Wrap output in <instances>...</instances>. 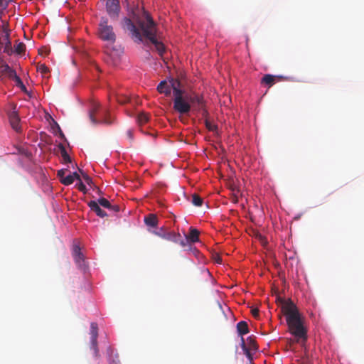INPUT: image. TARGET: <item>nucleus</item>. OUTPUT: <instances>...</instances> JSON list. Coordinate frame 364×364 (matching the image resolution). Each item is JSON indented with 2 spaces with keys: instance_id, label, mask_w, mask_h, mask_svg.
<instances>
[{
  "instance_id": "obj_1",
  "label": "nucleus",
  "mask_w": 364,
  "mask_h": 364,
  "mask_svg": "<svg viewBox=\"0 0 364 364\" xmlns=\"http://www.w3.org/2000/svg\"><path fill=\"white\" fill-rule=\"evenodd\" d=\"M136 23L139 28L132 21L131 19H124L123 27L129 31L132 38H135L139 42L142 41L143 37L150 41L156 47L158 53L162 55L164 52V46L156 38V26L150 15L144 12V18H138Z\"/></svg>"
},
{
  "instance_id": "obj_2",
  "label": "nucleus",
  "mask_w": 364,
  "mask_h": 364,
  "mask_svg": "<svg viewBox=\"0 0 364 364\" xmlns=\"http://www.w3.org/2000/svg\"><path fill=\"white\" fill-rule=\"evenodd\" d=\"M281 312L285 316L289 332L294 336L295 342L303 346L308 338L304 317L291 299L281 300Z\"/></svg>"
},
{
  "instance_id": "obj_3",
  "label": "nucleus",
  "mask_w": 364,
  "mask_h": 364,
  "mask_svg": "<svg viewBox=\"0 0 364 364\" xmlns=\"http://www.w3.org/2000/svg\"><path fill=\"white\" fill-rule=\"evenodd\" d=\"M173 109L180 114H188L191 108L203 109L204 100L202 95L193 92H186L176 86L173 81Z\"/></svg>"
},
{
  "instance_id": "obj_4",
  "label": "nucleus",
  "mask_w": 364,
  "mask_h": 364,
  "mask_svg": "<svg viewBox=\"0 0 364 364\" xmlns=\"http://www.w3.org/2000/svg\"><path fill=\"white\" fill-rule=\"evenodd\" d=\"M98 36L104 41L113 43L116 40V35L112 25L109 24L108 19L102 17L98 27Z\"/></svg>"
},
{
  "instance_id": "obj_5",
  "label": "nucleus",
  "mask_w": 364,
  "mask_h": 364,
  "mask_svg": "<svg viewBox=\"0 0 364 364\" xmlns=\"http://www.w3.org/2000/svg\"><path fill=\"white\" fill-rule=\"evenodd\" d=\"M90 344L91 349L93 350L94 355L99 358V350L97 347V337H98V326L97 323L92 322L90 324Z\"/></svg>"
},
{
  "instance_id": "obj_6",
  "label": "nucleus",
  "mask_w": 364,
  "mask_h": 364,
  "mask_svg": "<svg viewBox=\"0 0 364 364\" xmlns=\"http://www.w3.org/2000/svg\"><path fill=\"white\" fill-rule=\"evenodd\" d=\"M241 348L245 355L249 359H252L250 350H257V345L252 336L248 337L247 338V342H245L243 337H241Z\"/></svg>"
},
{
  "instance_id": "obj_7",
  "label": "nucleus",
  "mask_w": 364,
  "mask_h": 364,
  "mask_svg": "<svg viewBox=\"0 0 364 364\" xmlns=\"http://www.w3.org/2000/svg\"><path fill=\"white\" fill-rule=\"evenodd\" d=\"M106 9L109 17L113 20H117L120 11L119 0H107Z\"/></svg>"
},
{
  "instance_id": "obj_8",
  "label": "nucleus",
  "mask_w": 364,
  "mask_h": 364,
  "mask_svg": "<svg viewBox=\"0 0 364 364\" xmlns=\"http://www.w3.org/2000/svg\"><path fill=\"white\" fill-rule=\"evenodd\" d=\"M173 81L176 82V86L179 87L180 82L178 80L172 79L169 81V83L166 80H163L157 86L158 92L161 94H164L166 96H169L171 93V90H173Z\"/></svg>"
},
{
  "instance_id": "obj_9",
  "label": "nucleus",
  "mask_w": 364,
  "mask_h": 364,
  "mask_svg": "<svg viewBox=\"0 0 364 364\" xmlns=\"http://www.w3.org/2000/svg\"><path fill=\"white\" fill-rule=\"evenodd\" d=\"M99 110H100V105H98L97 103H94L92 105V108L90 109V113H89L90 119L92 122V123L94 124H100V123H105V124H109L111 123V122L108 121L106 119H100V120H97L96 119V114L98 113Z\"/></svg>"
},
{
  "instance_id": "obj_10",
  "label": "nucleus",
  "mask_w": 364,
  "mask_h": 364,
  "mask_svg": "<svg viewBox=\"0 0 364 364\" xmlns=\"http://www.w3.org/2000/svg\"><path fill=\"white\" fill-rule=\"evenodd\" d=\"M73 255L74 259L80 269H85L86 267L85 262L84 259V255L81 252L80 248L77 245H75L73 250Z\"/></svg>"
},
{
  "instance_id": "obj_11",
  "label": "nucleus",
  "mask_w": 364,
  "mask_h": 364,
  "mask_svg": "<svg viewBox=\"0 0 364 364\" xmlns=\"http://www.w3.org/2000/svg\"><path fill=\"white\" fill-rule=\"evenodd\" d=\"M285 79H287V77L282 75H272L270 74H266L262 78L261 82L267 85L269 87H270L274 83Z\"/></svg>"
},
{
  "instance_id": "obj_12",
  "label": "nucleus",
  "mask_w": 364,
  "mask_h": 364,
  "mask_svg": "<svg viewBox=\"0 0 364 364\" xmlns=\"http://www.w3.org/2000/svg\"><path fill=\"white\" fill-rule=\"evenodd\" d=\"M9 122L12 128L16 132H21L20 118L16 111L14 110L9 114Z\"/></svg>"
},
{
  "instance_id": "obj_13",
  "label": "nucleus",
  "mask_w": 364,
  "mask_h": 364,
  "mask_svg": "<svg viewBox=\"0 0 364 364\" xmlns=\"http://www.w3.org/2000/svg\"><path fill=\"white\" fill-rule=\"evenodd\" d=\"M181 237V235L178 232H176L174 231H171L168 229L166 232L160 235V238L164 239L167 241H171L175 243H178V238Z\"/></svg>"
},
{
  "instance_id": "obj_14",
  "label": "nucleus",
  "mask_w": 364,
  "mask_h": 364,
  "mask_svg": "<svg viewBox=\"0 0 364 364\" xmlns=\"http://www.w3.org/2000/svg\"><path fill=\"white\" fill-rule=\"evenodd\" d=\"M144 223L149 228H156L159 223V219L155 214H149L144 217Z\"/></svg>"
},
{
  "instance_id": "obj_15",
  "label": "nucleus",
  "mask_w": 364,
  "mask_h": 364,
  "mask_svg": "<svg viewBox=\"0 0 364 364\" xmlns=\"http://www.w3.org/2000/svg\"><path fill=\"white\" fill-rule=\"evenodd\" d=\"M3 41H4V53L9 55H11L14 53L12 48L11 41L10 39V35L6 34L3 36Z\"/></svg>"
},
{
  "instance_id": "obj_16",
  "label": "nucleus",
  "mask_w": 364,
  "mask_h": 364,
  "mask_svg": "<svg viewBox=\"0 0 364 364\" xmlns=\"http://www.w3.org/2000/svg\"><path fill=\"white\" fill-rule=\"evenodd\" d=\"M1 73L2 75L6 76L10 80L16 73V71L6 63H3L1 65Z\"/></svg>"
},
{
  "instance_id": "obj_17",
  "label": "nucleus",
  "mask_w": 364,
  "mask_h": 364,
  "mask_svg": "<svg viewBox=\"0 0 364 364\" xmlns=\"http://www.w3.org/2000/svg\"><path fill=\"white\" fill-rule=\"evenodd\" d=\"M237 331L239 335L242 337L243 335L249 333L248 325L246 321H242L237 323Z\"/></svg>"
},
{
  "instance_id": "obj_18",
  "label": "nucleus",
  "mask_w": 364,
  "mask_h": 364,
  "mask_svg": "<svg viewBox=\"0 0 364 364\" xmlns=\"http://www.w3.org/2000/svg\"><path fill=\"white\" fill-rule=\"evenodd\" d=\"M187 240H188L191 242H196L199 240V232L198 230L191 228L190 232L188 236H186Z\"/></svg>"
},
{
  "instance_id": "obj_19",
  "label": "nucleus",
  "mask_w": 364,
  "mask_h": 364,
  "mask_svg": "<svg viewBox=\"0 0 364 364\" xmlns=\"http://www.w3.org/2000/svg\"><path fill=\"white\" fill-rule=\"evenodd\" d=\"M149 120V115L146 112H141L138 114L136 122L139 126L141 127L142 125L147 123Z\"/></svg>"
},
{
  "instance_id": "obj_20",
  "label": "nucleus",
  "mask_w": 364,
  "mask_h": 364,
  "mask_svg": "<svg viewBox=\"0 0 364 364\" xmlns=\"http://www.w3.org/2000/svg\"><path fill=\"white\" fill-rule=\"evenodd\" d=\"M58 148L60 151L61 156L63 158V160L64 163H70L71 162V158L67 153V151L63 144H58Z\"/></svg>"
},
{
  "instance_id": "obj_21",
  "label": "nucleus",
  "mask_w": 364,
  "mask_h": 364,
  "mask_svg": "<svg viewBox=\"0 0 364 364\" xmlns=\"http://www.w3.org/2000/svg\"><path fill=\"white\" fill-rule=\"evenodd\" d=\"M16 82V85L21 88V90L25 91L26 90V86L23 83L21 79L16 75V73L11 79Z\"/></svg>"
},
{
  "instance_id": "obj_22",
  "label": "nucleus",
  "mask_w": 364,
  "mask_h": 364,
  "mask_svg": "<svg viewBox=\"0 0 364 364\" xmlns=\"http://www.w3.org/2000/svg\"><path fill=\"white\" fill-rule=\"evenodd\" d=\"M192 203L197 207H200L203 204V200L198 194H193L192 196Z\"/></svg>"
},
{
  "instance_id": "obj_23",
  "label": "nucleus",
  "mask_w": 364,
  "mask_h": 364,
  "mask_svg": "<svg viewBox=\"0 0 364 364\" xmlns=\"http://www.w3.org/2000/svg\"><path fill=\"white\" fill-rule=\"evenodd\" d=\"M37 70L41 73L43 77H46L49 73V69L45 64H38Z\"/></svg>"
},
{
  "instance_id": "obj_24",
  "label": "nucleus",
  "mask_w": 364,
  "mask_h": 364,
  "mask_svg": "<svg viewBox=\"0 0 364 364\" xmlns=\"http://www.w3.org/2000/svg\"><path fill=\"white\" fill-rule=\"evenodd\" d=\"M25 50L26 45L23 43L20 42L15 47V50H14V52L16 53L18 55H21L24 53Z\"/></svg>"
},
{
  "instance_id": "obj_25",
  "label": "nucleus",
  "mask_w": 364,
  "mask_h": 364,
  "mask_svg": "<svg viewBox=\"0 0 364 364\" xmlns=\"http://www.w3.org/2000/svg\"><path fill=\"white\" fill-rule=\"evenodd\" d=\"M60 182L65 186H69L74 182V176L70 174L60 179Z\"/></svg>"
},
{
  "instance_id": "obj_26",
  "label": "nucleus",
  "mask_w": 364,
  "mask_h": 364,
  "mask_svg": "<svg viewBox=\"0 0 364 364\" xmlns=\"http://www.w3.org/2000/svg\"><path fill=\"white\" fill-rule=\"evenodd\" d=\"M205 127L210 132H216L218 130V126L208 119H205Z\"/></svg>"
},
{
  "instance_id": "obj_27",
  "label": "nucleus",
  "mask_w": 364,
  "mask_h": 364,
  "mask_svg": "<svg viewBox=\"0 0 364 364\" xmlns=\"http://www.w3.org/2000/svg\"><path fill=\"white\" fill-rule=\"evenodd\" d=\"M97 203H99L100 205H102V207L107 208V209L111 208V207H112V205L109 203V201L107 200L105 198H99L97 200Z\"/></svg>"
},
{
  "instance_id": "obj_28",
  "label": "nucleus",
  "mask_w": 364,
  "mask_h": 364,
  "mask_svg": "<svg viewBox=\"0 0 364 364\" xmlns=\"http://www.w3.org/2000/svg\"><path fill=\"white\" fill-rule=\"evenodd\" d=\"M167 230H168L167 228L163 226V227H161L157 230H151L150 229H149V231L151 232L152 234H154V235L158 236L159 237H160V235L164 234L166 232Z\"/></svg>"
},
{
  "instance_id": "obj_29",
  "label": "nucleus",
  "mask_w": 364,
  "mask_h": 364,
  "mask_svg": "<svg viewBox=\"0 0 364 364\" xmlns=\"http://www.w3.org/2000/svg\"><path fill=\"white\" fill-rule=\"evenodd\" d=\"M11 30L9 28V23L6 21L3 22V24L1 26V34L2 36L4 35L9 34L10 35Z\"/></svg>"
},
{
  "instance_id": "obj_30",
  "label": "nucleus",
  "mask_w": 364,
  "mask_h": 364,
  "mask_svg": "<svg viewBox=\"0 0 364 364\" xmlns=\"http://www.w3.org/2000/svg\"><path fill=\"white\" fill-rule=\"evenodd\" d=\"M87 205L90 208V209L95 213H96L98 208H100V205L97 203V201L91 200L87 203Z\"/></svg>"
},
{
  "instance_id": "obj_31",
  "label": "nucleus",
  "mask_w": 364,
  "mask_h": 364,
  "mask_svg": "<svg viewBox=\"0 0 364 364\" xmlns=\"http://www.w3.org/2000/svg\"><path fill=\"white\" fill-rule=\"evenodd\" d=\"M53 123H54V125L52 127V128L54 129L55 128H56L57 131L59 132V135L62 138V139H64L65 138V135L63 134V132H62L60 127H59V125L57 124L56 122L53 121Z\"/></svg>"
},
{
  "instance_id": "obj_32",
  "label": "nucleus",
  "mask_w": 364,
  "mask_h": 364,
  "mask_svg": "<svg viewBox=\"0 0 364 364\" xmlns=\"http://www.w3.org/2000/svg\"><path fill=\"white\" fill-rule=\"evenodd\" d=\"M77 188L80 191L86 193V186L82 182V181H80L79 183L77 184Z\"/></svg>"
},
{
  "instance_id": "obj_33",
  "label": "nucleus",
  "mask_w": 364,
  "mask_h": 364,
  "mask_svg": "<svg viewBox=\"0 0 364 364\" xmlns=\"http://www.w3.org/2000/svg\"><path fill=\"white\" fill-rule=\"evenodd\" d=\"M97 214V216L100 217V218H104L105 216H107V213L105 210H102L100 208H98V210H97V212L95 213Z\"/></svg>"
},
{
  "instance_id": "obj_34",
  "label": "nucleus",
  "mask_w": 364,
  "mask_h": 364,
  "mask_svg": "<svg viewBox=\"0 0 364 364\" xmlns=\"http://www.w3.org/2000/svg\"><path fill=\"white\" fill-rule=\"evenodd\" d=\"M127 136L128 137V139L130 140V141H132L134 139V136H133V132L132 129H128L127 131Z\"/></svg>"
},
{
  "instance_id": "obj_35",
  "label": "nucleus",
  "mask_w": 364,
  "mask_h": 364,
  "mask_svg": "<svg viewBox=\"0 0 364 364\" xmlns=\"http://www.w3.org/2000/svg\"><path fill=\"white\" fill-rule=\"evenodd\" d=\"M66 170L65 169H61L58 171V176L61 179L63 178H65L64 175L65 173Z\"/></svg>"
},
{
  "instance_id": "obj_36",
  "label": "nucleus",
  "mask_w": 364,
  "mask_h": 364,
  "mask_svg": "<svg viewBox=\"0 0 364 364\" xmlns=\"http://www.w3.org/2000/svg\"><path fill=\"white\" fill-rule=\"evenodd\" d=\"M251 312L255 318H257L259 316V310L257 309H252Z\"/></svg>"
},
{
  "instance_id": "obj_37",
  "label": "nucleus",
  "mask_w": 364,
  "mask_h": 364,
  "mask_svg": "<svg viewBox=\"0 0 364 364\" xmlns=\"http://www.w3.org/2000/svg\"><path fill=\"white\" fill-rule=\"evenodd\" d=\"M84 180L88 184L92 182V178L87 174L82 175Z\"/></svg>"
},
{
  "instance_id": "obj_38",
  "label": "nucleus",
  "mask_w": 364,
  "mask_h": 364,
  "mask_svg": "<svg viewBox=\"0 0 364 364\" xmlns=\"http://www.w3.org/2000/svg\"><path fill=\"white\" fill-rule=\"evenodd\" d=\"M188 240H187V239H186V240H178V243H179L182 247H186L188 244Z\"/></svg>"
},
{
  "instance_id": "obj_39",
  "label": "nucleus",
  "mask_w": 364,
  "mask_h": 364,
  "mask_svg": "<svg viewBox=\"0 0 364 364\" xmlns=\"http://www.w3.org/2000/svg\"><path fill=\"white\" fill-rule=\"evenodd\" d=\"M108 209H109V210H112V211H114V212H118V211H119V205H112L111 208H108Z\"/></svg>"
},
{
  "instance_id": "obj_40",
  "label": "nucleus",
  "mask_w": 364,
  "mask_h": 364,
  "mask_svg": "<svg viewBox=\"0 0 364 364\" xmlns=\"http://www.w3.org/2000/svg\"><path fill=\"white\" fill-rule=\"evenodd\" d=\"M71 176H74V180L76 179L77 181H81L80 175L77 172L73 173V174H70Z\"/></svg>"
},
{
  "instance_id": "obj_41",
  "label": "nucleus",
  "mask_w": 364,
  "mask_h": 364,
  "mask_svg": "<svg viewBox=\"0 0 364 364\" xmlns=\"http://www.w3.org/2000/svg\"><path fill=\"white\" fill-rule=\"evenodd\" d=\"M129 97H124V99H123V100H119V102L120 103H122V104H124V103L128 102H129Z\"/></svg>"
},
{
  "instance_id": "obj_42",
  "label": "nucleus",
  "mask_w": 364,
  "mask_h": 364,
  "mask_svg": "<svg viewBox=\"0 0 364 364\" xmlns=\"http://www.w3.org/2000/svg\"><path fill=\"white\" fill-rule=\"evenodd\" d=\"M3 63H4V61L3 60H0V68H1V65H2Z\"/></svg>"
}]
</instances>
